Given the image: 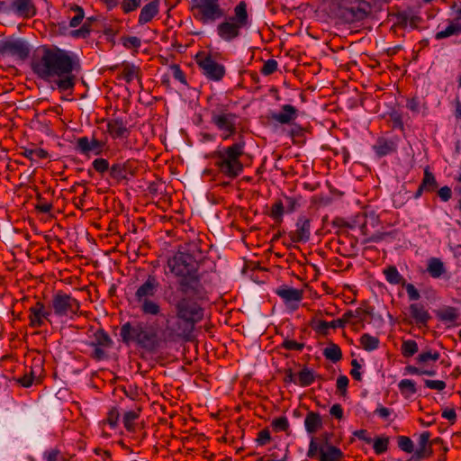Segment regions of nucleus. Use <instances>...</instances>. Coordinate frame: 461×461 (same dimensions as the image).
Listing matches in <instances>:
<instances>
[{
    "mask_svg": "<svg viewBox=\"0 0 461 461\" xmlns=\"http://www.w3.org/2000/svg\"><path fill=\"white\" fill-rule=\"evenodd\" d=\"M420 185L425 188V192L432 193L438 188V182L434 174L429 170V167L424 169L423 178Z\"/></svg>",
    "mask_w": 461,
    "mask_h": 461,
    "instance_id": "obj_37",
    "label": "nucleus"
},
{
    "mask_svg": "<svg viewBox=\"0 0 461 461\" xmlns=\"http://www.w3.org/2000/svg\"><path fill=\"white\" fill-rule=\"evenodd\" d=\"M305 130L299 124H294L292 129L289 131L291 138L294 140V142L296 140H301L304 137Z\"/></svg>",
    "mask_w": 461,
    "mask_h": 461,
    "instance_id": "obj_64",
    "label": "nucleus"
},
{
    "mask_svg": "<svg viewBox=\"0 0 461 461\" xmlns=\"http://www.w3.org/2000/svg\"><path fill=\"white\" fill-rule=\"evenodd\" d=\"M43 458L45 461H65V458L61 456L60 451L57 448L45 451L43 454Z\"/></svg>",
    "mask_w": 461,
    "mask_h": 461,
    "instance_id": "obj_62",
    "label": "nucleus"
},
{
    "mask_svg": "<svg viewBox=\"0 0 461 461\" xmlns=\"http://www.w3.org/2000/svg\"><path fill=\"white\" fill-rule=\"evenodd\" d=\"M17 367H20L19 365L16 364L15 361L13 360L9 356L2 357V377L3 375L12 374L15 371Z\"/></svg>",
    "mask_w": 461,
    "mask_h": 461,
    "instance_id": "obj_48",
    "label": "nucleus"
},
{
    "mask_svg": "<svg viewBox=\"0 0 461 461\" xmlns=\"http://www.w3.org/2000/svg\"><path fill=\"white\" fill-rule=\"evenodd\" d=\"M307 457L311 459H318V461H341L344 453L336 446L320 447L314 455H310V449L306 453Z\"/></svg>",
    "mask_w": 461,
    "mask_h": 461,
    "instance_id": "obj_18",
    "label": "nucleus"
},
{
    "mask_svg": "<svg viewBox=\"0 0 461 461\" xmlns=\"http://www.w3.org/2000/svg\"><path fill=\"white\" fill-rule=\"evenodd\" d=\"M418 344L415 340H404L401 347L402 354L404 357H411L418 352Z\"/></svg>",
    "mask_w": 461,
    "mask_h": 461,
    "instance_id": "obj_45",
    "label": "nucleus"
},
{
    "mask_svg": "<svg viewBox=\"0 0 461 461\" xmlns=\"http://www.w3.org/2000/svg\"><path fill=\"white\" fill-rule=\"evenodd\" d=\"M440 354L438 351H424L418 355L416 357V361L419 364H425L429 361H437L438 360Z\"/></svg>",
    "mask_w": 461,
    "mask_h": 461,
    "instance_id": "obj_52",
    "label": "nucleus"
},
{
    "mask_svg": "<svg viewBox=\"0 0 461 461\" xmlns=\"http://www.w3.org/2000/svg\"><path fill=\"white\" fill-rule=\"evenodd\" d=\"M121 42L126 49L138 50L141 46V41L137 36H122Z\"/></svg>",
    "mask_w": 461,
    "mask_h": 461,
    "instance_id": "obj_51",
    "label": "nucleus"
},
{
    "mask_svg": "<svg viewBox=\"0 0 461 461\" xmlns=\"http://www.w3.org/2000/svg\"><path fill=\"white\" fill-rule=\"evenodd\" d=\"M438 319L445 323H454L459 318L458 310L452 306H446L436 312Z\"/></svg>",
    "mask_w": 461,
    "mask_h": 461,
    "instance_id": "obj_30",
    "label": "nucleus"
},
{
    "mask_svg": "<svg viewBox=\"0 0 461 461\" xmlns=\"http://www.w3.org/2000/svg\"><path fill=\"white\" fill-rule=\"evenodd\" d=\"M160 283L155 275H149L147 279L138 286L134 294V302L142 314L157 316L161 307L157 299Z\"/></svg>",
    "mask_w": 461,
    "mask_h": 461,
    "instance_id": "obj_5",
    "label": "nucleus"
},
{
    "mask_svg": "<svg viewBox=\"0 0 461 461\" xmlns=\"http://www.w3.org/2000/svg\"><path fill=\"white\" fill-rule=\"evenodd\" d=\"M170 69L172 71L173 77L179 81L181 84L187 86V81L185 78V75L184 71L181 69L180 66L177 64H173L170 66Z\"/></svg>",
    "mask_w": 461,
    "mask_h": 461,
    "instance_id": "obj_60",
    "label": "nucleus"
},
{
    "mask_svg": "<svg viewBox=\"0 0 461 461\" xmlns=\"http://www.w3.org/2000/svg\"><path fill=\"white\" fill-rule=\"evenodd\" d=\"M140 74V68L134 65L125 64L122 72V78L127 82L131 83L135 77H138Z\"/></svg>",
    "mask_w": 461,
    "mask_h": 461,
    "instance_id": "obj_47",
    "label": "nucleus"
},
{
    "mask_svg": "<svg viewBox=\"0 0 461 461\" xmlns=\"http://www.w3.org/2000/svg\"><path fill=\"white\" fill-rule=\"evenodd\" d=\"M285 200L287 213L294 212L300 207L298 197L285 195Z\"/></svg>",
    "mask_w": 461,
    "mask_h": 461,
    "instance_id": "obj_61",
    "label": "nucleus"
},
{
    "mask_svg": "<svg viewBox=\"0 0 461 461\" xmlns=\"http://www.w3.org/2000/svg\"><path fill=\"white\" fill-rule=\"evenodd\" d=\"M92 166H93L94 169L100 174H104V173L107 172L108 170L110 171V168H111V167L109 166L108 160L106 158H95L92 162Z\"/></svg>",
    "mask_w": 461,
    "mask_h": 461,
    "instance_id": "obj_56",
    "label": "nucleus"
},
{
    "mask_svg": "<svg viewBox=\"0 0 461 461\" xmlns=\"http://www.w3.org/2000/svg\"><path fill=\"white\" fill-rule=\"evenodd\" d=\"M107 132L113 140L127 139L130 130L122 118H112L107 122Z\"/></svg>",
    "mask_w": 461,
    "mask_h": 461,
    "instance_id": "obj_21",
    "label": "nucleus"
},
{
    "mask_svg": "<svg viewBox=\"0 0 461 461\" xmlns=\"http://www.w3.org/2000/svg\"><path fill=\"white\" fill-rule=\"evenodd\" d=\"M398 140L397 137L387 138L381 136L377 138L372 148L378 158H383L397 152Z\"/></svg>",
    "mask_w": 461,
    "mask_h": 461,
    "instance_id": "obj_16",
    "label": "nucleus"
},
{
    "mask_svg": "<svg viewBox=\"0 0 461 461\" xmlns=\"http://www.w3.org/2000/svg\"><path fill=\"white\" fill-rule=\"evenodd\" d=\"M397 445L401 450L408 454L414 452V444L412 440L407 436H398Z\"/></svg>",
    "mask_w": 461,
    "mask_h": 461,
    "instance_id": "obj_50",
    "label": "nucleus"
},
{
    "mask_svg": "<svg viewBox=\"0 0 461 461\" xmlns=\"http://www.w3.org/2000/svg\"><path fill=\"white\" fill-rule=\"evenodd\" d=\"M31 52L29 43L16 37H8L2 41V57L10 56L20 60L26 59Z\"/></svg>",
    "mask_w": 461,
    "mask_h": 461,
    "instance_id": "obj_11",
    "label": "nucleus"
},
{
    "mask_svg": "<svg viewBox=\"0 0 461 461\" xmlns=\"http://www.w3.org/2000/svg\"><path fill=\"white\" fill-rule=\"evenodd\" d=\"M271 441V435L268 429H263L258 433L256 442L258 446H266Z\"/></svg>",
    "mask_w": 461,
    "mask_h": 461,
    "instance_id": "obj_63",
    "label": "nucleus"
},
{
    "mask_svg": "<svg viewBox=\"0 0 461 461\" xmlns=\"http://www.w3.org/2000/svg\"><path fill=\"white\" fill-rule=\"evenodd\" d=\"M276 294L280 296L285 303L300 302L303 299V291L289 287L287 285L280 286L276 291Z\"/></svg>",
    "mask_w": 461,
    "mask_h": 461,
    "instance_id": "obj_28",
    "label": "nucleus"
},
{
    "mask_svg": "<svg viewBox=\"0 0 461 461\" xmlns=\"http://www.w3.org/2000/svg\"><path fill=\"white\" fill-rule=\"evenodd\" d=\"M71 10L76 13V15L70 20L69 26L75 28L82 23L85 17V13L84 9L78 5H74L71 7Z\"/></svg>",
    "mask_w": 461,
    "mask_h": 461,
    "instance_id": "obj_54",
    "label": "nucleus"
},
{
    "mask_svg": "<svg viewBox=\"0 0 461 461\" xmlns=\"http://www.w3.org/2000/svg\"><path fill=\"white\" fill-rule=\"evenodd\" d=\"M285 212V204L281 200H277L271 207L269 216L277 223L283 222V216Z\"/></svg>",
    "mask_w": 461,
    "mask_h": 461,
    "instance_id": "obj_44",
    "label": "nucleus"
},
{
    "mask_svg": "<svg viewBox=\"0 0 461 461\" xmlns=\"http://www.w3.org/2000/svg\"><path fill=\"white\" fill-rule=\"evenodd\" d=\"M3 376L5 379H6L7 382L14 383V385L23 386L25 388L32 386L34 380V375L32 371H31L30 374H25L22 377L18 378L7 375H3Z\"/></svg>",
    "mask_w": 461,
    "mask_h": 461,
    "instance_id": "obj_38",
    "label": "nucleus"
},
{
    "mask_svg": "<svg viewBox=\"0 0 461 461\" xmlns=\"http://www.w3.org/2000/svg\"><path fill=\"white\" fill-rule=\"evenodd\" d=\"M105 142L99 140L93 137L89 140L87 137H80L77 140L76 149L82 154L88 155L94 152L95 155H100L104 151Z\"/></svg>",
    "mask_w": 461,
    "mask_h": 461,
    "instance_id": "obj_17",
    "label": "nucleus"
},
{
    "mask_svg": "<svg viewBox=\"0 0 461 461\" xmlns=\"http://www.w3.org/2000/svg\"><path fill=\"white\" fill-rule=\"evenodd\" d=\"M203 293L198 295L182 294L174 306L177 321L173 327H167V333L159 330L154 323L126 321L120 328L121 341L126 346L133 345L145 353L156 354L168 340H174L175 337H189L195 324L203 319L204 309L199 303Z\"/></svg>",
    "mask_w": 461,
    "mask_h": 461,
    "instance_id": "obj_1",
    "label": "nucleus"
},
{
    "mask_svg": "<svg viewBox=\"0 0 461 461\" xmlns=\"http://www.w3.org/2000/svg\"><path fill=\"white\" fill-rule=\"evenodd\" d=\"M362 232H363L364 235L367 236L364 240V243L379 242V241L383 240L386 236H388V233H386V232H380V231H377V232H375V233H373L371 235H368V233L366 231V225H363Z\"/></svg>",
    "mask_w": 461,
    "mask_h": 461,
    "instance_id": "obj_53",
    "label": "nucleus"
},
{
    "mask_svg": "<svg viewBox=\"0 0 461 461\" xmlns=\"http://www.w3.org/2000/svg\"><path fill=\"white\" fill-rule=\"evenodd\" d=\"M211 123L221 132V139L227 140L237 131V121L239 116L230 111V105L223 103H216L210 109Z\"/></svg>",
    "mask_w": 461,
    "mask_h": 461,
    "instance_id": "obj_6",
    "label": "nucleus"
},
{
    "mask_svg": "<svg viewBox=\"0 0 461 461\" xmlns=\"http://www.w3.org/2000/svg\"><path fill=\"white\" fill-rule=\"evenodd\" d=\"M433 455L432 442H430V432L423 431L418 439V447L408 461H420L428 459Z\"/></svg>",
    "mask_w": 461,
    "mask_h": 461,
    "instance_id": "obj_15",
    "label": "nucleus"
},
{
    "mask_svg": "<svg viewBox=\"0 0 461 461\" xmlns=\"http://www.w3.org/2000/svg\"><path fill=\"white\" fill-rule=\"evenodd\" d=\"M139 170V162L135 159H128L124 162L113 164L110 168V176L121 182L128 179L129 176H134Z\"/></svg>",
    "mask_w": 461,
    "mask_h": 461,
    "instance_id": "obj_13",
    "label": "nucleus"
},
{
    "mask_svg": "<svg viewBox=\"0 0 461 461\" xmlns=\"http://www.w3.org/2000/svg\"><path fill=\"white\" fill-rule=\"evenodd\" d=\"M2 11L7 14H14L23 19H31L37 14V7L33 0L2 1Z\"/></svg>",
    "mask_w": 461,
    "mask_h": 461,
    "instance_id": "obj_12",
    "label": "nucleus"
},
{
    "mask_svg": "<svg viewBox=\"0 0 461 461\" xmlns=\"http://www.w3.org/2000/svg\"><path fill=\"white\" fill-rule=\"evenodd\" d=\"M410 315L420 328L427 327L431 316L422 303H414L409 306Z\"/></svg>",
    "mask_w": 461,
    "mask_h": 461,
    "instance_id": "obj_22",
    "label": "nucleus"
},
{
    "mask_svg": "<svg viewBox=\"0 0 461 461\" xmlns=\"http://www.w3.org/2000/svg\"><path fill=\"white\" fill-rule=\"evenodd\" d=\"M427 272L432 278H439L446 273V267L439 258H430L428 260Z\"/></svg>",
    "mask_w": 461,
    "mask_h": 461,
    "instance_id": "obj_32",
    "label": "nucleus"
},
{
    "mask_svg": "<svg viewBox=\"0 0 461 461\" xmlns=\"http://www.w3.org/2000/svg\"><path fill=\"white\" fill-rule=\"evenodd\" d=\"M48 152L42 149H27L25 156L31 160H40L48 158Z\"/></svg>",
    "mask_w": 461,
    "mask_h": 461,
    "instance_id": "obj_58",
    "label": "nucleus"
},
{
    "mask_svg": "<svg viewBox=\"0 0 461 461\" xmlns=\"http://www.w3.org/2000/svg\"><path fill=\"white\" fill-rule=\"evenodd\" d=\"M298 117V110L292 104H284L279 113H274L271 119L281 124H290Z\"/></svg>",
    "mask_w": 461,
    "mask_h": 461,
    "instance_id": "obj_24",
    "label": "nucleus"
},
{
    "mask_svg": "<svg viewBox=\"0 0 461 461\" xmlns=\"http://www.w3.org/2000/svg\"><path fill=\"white\" fill-rule=\"evenodd\" d=\"M331 437L332 433L330 432H323L318 437L312 436L308 447V449H310V455H314L317 449H320V447L333 446L330 442Z\"/></svg>",
    "mask_w": 461,
    "mask_h": 461,
    "instance_id": "obj_29",
    "label": "nucleus"
},
{
    "mask_svg": "<svg viewBox=\"0 0 461 461\" xmlns=\"http://www.w3.org/2000/svg\"><path fill=\"white\" fill-rule=\"evenodd\" d=\"M411 198V193L408 191L405 185H402L401 189L393 196V203L396 208L402 207Z\"/></svg>",
    "mask_w": 461,
    "mask_h": 461,
    "instance_id": "obj_39",
    "label": "nucleus"
},
{
    "mask_svg": "<svg viewBox=\"0 0 461 461\" xmlns=\"http://www.w3.org/2000/svg\"><path fill=\"white\" fill-rule=\"evenodd\" d=\"M142 0H122L121 7L124 14L135 11L141 5Z\"/></svg>",
    "mask_w": 461,
    "mask_h": 461,
    "instance_id": "obj_59",
    "label": "nucleus"
},
{
    "mask_svg": "<svg viewBox=\"0 0 461 461\" xmlns=\"http://www.w3.org/2000/svg\"><path fill=\"white\" fill-rule=\"evenodd\" d=\"M245 153V141L240 140L228 147L215 150L212 154L214 166L219 173L225 177L234 179L243 171V164L240 158Z\"/></svg>",
    "mask_w": 461,
    "mask_h": 461,
    "instance_id": "obj_4",
    "label": "nucleus"
},
{
    "mask_svg": "<svg viewBox=\"0 0 461 461\" xmlns=\"http://www.w3.org/2000/svg\"><path fill=\"white\" fill-rule=\"evenodd\" d=\"M323 356L333 363H337L341 360L342 352L337 344L330 343L327 348H324Z\"/></svg>",
    "mask_w": 461,
    "mask_h": 461,
    "instance_id": "obj_40",
    "label": "nucleus"
},
{
    "mask_svg": "<svg viewBox=\"0 0 461 461\" xmlns=\"http://www.w3.org/2000/svg\"><path fill=\"white\" fill-rule=\"evenodd\" d=\"M370 12L371 5L365 0H342L339 6V14L346 23L362 21Z\"/></svg>",
    "mask_w": 461,
    "mask_h": 461,
    "instance_id": "obj_8",
    "label": "nucleus"
},
{
    "mask_svg": "<svg viewBox=\"0 0 461 461\" xmlns=\"http://www.w3.org/2000/svg\"><path fill=\"white\" fill-rule=\"evenodd\" d=\"M360 344L366 351H373L379 347L380 340L377 337L365 333L360 337Z\"/></svg>",
    "mask_w": 461,
    "mask_h": 461,
    "instance_id": "obj_42",
    "label": "nucleus"
},
{
    "mask_svg": "<svg viewBox=\"0 0 461 461\" xmlns=\"http://www.w3.org/2000/svg\"><path fill=\"white\" fill-rule=\"evenodd\" d=\"M323 426L321 414L316 411H310L304 419V427L308 434L314 435Z\"/></svg>",
    "mask_w": 461,
    "mask_h": 461,
    "instance_id": "obj_26",
    "label": "nucleus"
},
{
    "mask_svg": "<svg viewBox=\"0 0 461 461\" xmlns=\"http://www.w3.org/2000/svg\"><path fill=\"white\" fill-rule=\"evenodd\" d=\"M389 437H377L373 440V448L376 455H382L388 450Z\"/></svg>",
    "mask_w": 461,
    "mask_h": 461,
    "instance_id": "obj_46",
    "label": "nucleus"
},
{
    "mask_svg": "<svg viewBox=\"0 0 461 461\" xmlns=\"http://www.w3.org/2000/svg\"><path fill=\"white\" fill-rule=\"evenodd\" d=\"M190 11L194 18L203 24L214 23L224 16L219 0H191Z\"/></svg>",
    "mask_w": 461,
    "mask_h": 461,
    "instance_id": "obj_7",
    "label": "nucleus"
},
{
    "mask_svg": "<svg viewBox=\"0 0 461 461\" xmlns=\"http://www.w3.org/2000/svg\"><path fill=\"white\" fill-rule=\"evenodd\" d=\"M288 236L294 243H306L311 237V220L304 215L298 217L295 230H291Z\"/></svg>",
    "mask_w": 461,
    "mask_h": 461,
    "instance_id": "obj_14",
    "label": "nucleus"
},
{
    "mask_svg": "<svg viewBox=\"0 0 461 461\" xmlns=\"http://www.w3.org/2000/svg\"><path fill=\"white\" fill-rule=\"evenodd\" d=\"M32 68L40 78L54 83L60 92H65L74 89L77 76L73 72L78 70L79 64L69 51L43 46L35 54Z\"/></svg>",
    "mask_w": 461,
    "mask_h": 461,
    "instance_id": "obj_2",
    "label": "nucleus"
},
{
    "mask_svg": "<svg viewBox=\"0 0 461 461\" xmlns=\"http://www.w3.org/2000/svg\"><path fill=\"white\" fill-rule=\"evenodd\" d=\"M235 15L230 17L231 21L236 22L242 27L247 26L249 23V16L247 13V5L244 1L240 2L234 8Z\"/></svg>",
    "mask_w": 461,
    "mask_h": 461,
    "instance_id": "obj_35",
    "label": "nucleus"
},
{
    "mask_svg": "<svg viewBox=\"0 0 461 461\" xmlns=\"http://www.w3.org/2000/svg\"><path fill=\"white\" fill-rule=\"evenodd\" d=\"M346 325L347 324L345 322V319L342 316L341 318L334 320L330 322L326 321L320 320V321H315L314 324H312V326L317 333L326 336L329 333V329H330V328L331 329H337V328L343 329Z\"/></svg>",
    "mask_w": 461,
    "mask_h": 461,
    "instance_id": "obj_25",
    "label": "nucleus"
},
{
    "mask_svg": "<svg viewBox=\"0 0 461 461\" xmlns=\"http://www.w3.org/2000/svg\"><path fill=\"white\" fill-rule=\"evenodd\" d=\"M373 312L374 308L366 301H363L355 311L348 310L342 316L345 319L346 324L349 323L352 319H357V321L363 322L367 316L373 315Z\"/></svg>",
    "mask_w": 461,
    "mask_h": 461,
    "instance_id": "obj_23",
    "label": "nucleus"
},
{
    "mask_svg": "<svg viewBox=\"0 0 461 461\" xmlns=\"http://www.w3.org/2000/svg\"><path fill=\"white\" fill-rule=\"evenodd\" d=\"M241 28H243L241 25L229 18V20L218 24L217 32L223 41H231L240 36Z\"/></svg>",
    "mask_w": 461,
    "mask_h": 461,
    "instance_id": "obj_20",
    "label": "nucleus"
},
{
    "mask_svg": "<svg viewBox=\"0 0 461 461\" xmlns=\"http://www.w3.org/2000/svg\"><path fill=\"white\" fill-rule=\"evenodd\" d=\"M203 258L202 250L195 242L185 244L169 257L167 267L169 272L177 278V291L181 294H194L198 295L203 291L199 272Z\"/></svg>",
    "mask_w": 461,
    "mask_h": 461,
    "instance_id": "obj_3",
    "label": "nucleus"
},
{
    "mask_svg": "<svg viewBox=\"0 0 461 461\" xmlns=\"http://www.w3.org/2000/svg\"><path fill=\"white\" fill-rule=\"evenodd\" d=\"M271 426L276 431H287L289 429V421L286 417L282 416L273 420Z\"/></svg>",
    "mask_w": 461,
    "mask_h": 461,
    "instance_id": "obj_57",
    "label": "nucleus"
},
{
    "mask_svg": "<svg viewBox=\"0 0 461 461\" xmlns=\"http://www.w3.org/2000/svg\"><path fill=\"white\" fill-rule=\"evenodd\" d=\"M305 347L304 343L297 342L294 339L285 338L280 344L279 348L289 351H299L301 352Z\"/></svg>",
    "mask_w": 461,
    "mask_h": 461,
    "instance_id": "obj_49",
    "label": "nucleus"
},
{
    "mask_svg": "<svg viewBox=\"0 0 461 461\" xmlns=\"http://www.w3.org/2000/svg\"><path fill=\"white\" fill-rule=\"evenodd\" d=\"M278 63L274 59H269L265 61L263 67L260 69L261 74L264 76H270L277 70Z\"/></svg>",
    "mask_w": 461,
    "mask_h": 461,
    "instance_id": "obj_55",
    "label": "nucleus"
},
{
    "mask_svg": "<svg viewBox=\"0 0 461 461\" xmlns=\"http://www.w3.org/2000/svg\"><path fill=\"white\" fill-rule=\"evenodd\" d=\"M195 61L203 76L212 81H221L226 73L225 67L218 63L210 53L200 51L195 56Z\"/></svg>",
    "mask_w": 461,
    "mask_h": 461,
    "instance_id": "obj_10",
    "label": "nucleus"
},
{
    "mask_svg": "<svg viewBox=\"0 0 461 461\" xmlns=\"http://www.w3.org/2000/svg\"><path fill=\"white\" fill-rule=\"evenodd\" d=\"M50 306L59 317L73 318L80 311V302L61 290L53 294Z\"/></svg>",
    "mask_w": 461,
    "mask_h": 461,
    "instance_id": "obj_9",
    "label": "nucleus"
},
{
    "mask_svg": "<svg viewBox=\"0 0 461 461\" xmlns=\"http://www.w3.org/2000/svg\"><path fill=\"white\" fill-rule=\"evenodd\" d=\"M316 377L321 378V375H315L312 369L304 366L297 375V384L307 387L315 381Z\"/></svg>",
    "mask_w": 461,
    "mask_h": 461,
    "instance_id": "obj_36",
    "label": "nucleus"
},
{
    "mask_svg": "<svg viewBox=\"0 0 461 461\" xmlns=\"http://www.w3.org/2000/svg\"><path fill=\"white\" fill-rule=\"evenodd\" d=\"M29 320L32 328H41L44 325L45 320H48L50 312L45 307V304L40 301L36 302L30 310Z\"/></svg>",
    "mask_w": 461,
    "mask_h": 461,
    "instance_id": "obj_19",
    "label": "nucleus"
},
{
    "mask_svg": "<svg viewBox=\"0 0 461 461\" xmlns=\"http://www.w3.org/2000/svg\"><path fill=\"white\" fill-rule=\"evenodd\" d=\"M140 408H138L137 410H132L126 411L123 414L122 422L124 425V428L132 432L135 429L134 427V421L140 417Z\"/></svg>",
    "mask_w": 461,
    "mask_h": 461,
    "instance_id": "obj_43",
    "label": "nucleus"
},
{
    "mask_svg": "<svg viewBox=\"0 0 461 461\" xmlns=\"http://www.w3.org/2000/svg\"><path fill=\"white\" fill-rule=\"evenodd\" d=\"M461 34V23L455 22L453 20L448 22L447 26L435 34V39L440 41L451 36H457Z\"/></svg>",
    "mask_w": 461,
    "mask_h": 461,
    "instance_id": "obj_31",
    "label": "nucleus"
},
{
    "mask_svg": "<svg viewBox=\"0 0 461 461\" xmlns=\"http://www.w3.org/2000/svg\"><path fill=\"white\" fill-rule=\"evenodd\" d=\"M386 281L391 285H401L402 286L405 285L406 280L404 277L399 273L398 269L394 266H389L385 267L383 271Z\"/></svg>",
    "mask_w": 461,
    "mask_h": 461,
    "instance_id": "obj_34",
    "label": "nucleus"
},
{
    "mask_svg": "<svg viewBox=\"0 0 461 461\" xmlns=\"http://www.w3.org/2000/svg\"><path fill=\"white\" fill-rule=\"evenodd\" d=\"M158 0H153L145 5L140 10L138 23L140 25L149 23L158 14Z\"/></svg>",
    "mask_w": 461,
    "mask_h": 461,
    "instance_id": "obj_27",
    "label": "nucleus"
},
{
    "mask_svg": "<svg viewBox=\"0 0 461 461\" xmlns=\"http://www.w3.org/2000/svg\"><path fill=\"white\" fill-rule=\"evenodd\" d=\"M398 388L405 398H409L417 393L416 384L411 379L401 380L398 384Z\"/></svg>",
    "mask_w": 461,
    "mask_h": 461,
    "instance_id": "obj_41",
    "label": "nucleus"
},
{
    "mask_svg": "<svg viewBox=\"0 0 461 461\" xmlns=\"http://www.w3.org/2000/svg\"><path fill=\"white\" fill-rule=\"evenodd\" d=\"M93 340L89 342V346H99L103 348H110L113 340L109 334L104 329H98L93 335Z\"/></svg>",
    "mask_w": 461,
    "mask_h": 461,
    "instance_id": "obj_33",
    "label": "nucleus"
}]
</instances>
